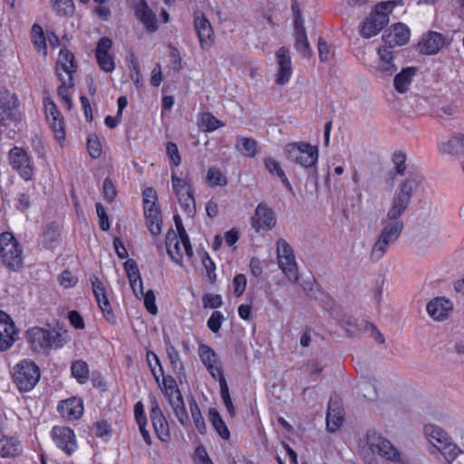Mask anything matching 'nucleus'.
<instances>
[{"label":"nucleus","instance_id":"obj_1","mask_svg":"<svg viewBox=\"0 0 464 464\" xmlns=\"http://www.w3.org/2000/svg\"><path fill=\"white\" fill-rule=\"evenodd\" d=\"M174 220L177 230L169 229L168 231L165 242L166 249L170 259L182 266L184 257L190 259L193 256V250L180 218L175 216Z\"/></svg>","mask_w":464,"mask_h":464},{"label":"nucleus","instance_id":"obj_2","mask_svg":"<svg viewBox=\"0 0 464 464\" xmlns=\"http://www.w3.org/2000/svg\"><path fill=\"white\" fill-rule=\"evenodd\" d=\"M397 5L396 1H384L375 5L373 10L360 25V34L364 38L377 35L389 23V15Z\"/></svg>","mask_w":464,"mask_h":464},{"label":"nucleus","instance_id":"obj_3","mask_svg":"<svg viewBox=\"0 0 464 464\" xmlns=\"http://www.w3.org/2000/svg\"><path fill=\"white\" fill-rule=\"evenodd\" d=\"M359 446L362 454L377 453L387 460L401 461L400 452L388 440L373 430H367Z\"/></svg>","mask_w":464,"mask_h":464},{"label":"nucleus","instance_id":"obj_4","mask_svg":"<svg viewBox=\"0 0 464 464\" xmlns=\"http://www.w3.org/2000/svg\"><path fill=\"white\" fill-rule=\"evenodd\" d=\"M25 338L32 350L39 353H46L53 348H61L66 342L63 334L36 326L27 330Z\"/></svg>","mask_w":464,"mask_h":464},{"label":"nucleus","instance_id":"obj_5","mask_svg":"<svg viewBox=\"0 0 464 464\" xmlns=\"http://www.w3.org/2000/svg\"><path fill=\"white\" fill-rule=\"evenodd\" d=\"M382 226L379 237L374 243L370 255L371 259L374 262L383 257L389 246L400 237L403 228L401 220H390L388 218L382 221Z\"/></svg>","mask_w":464,"mask_h":464},{"label":"nucleus","instance_id":"obj_6","mask_svg":"<svg viewBox=\"0 0 464 464\" xmlns=\"http://www.w3.org/2000/svg\"><path fill=\"white\" fill-rule=\"evenodd\" d=\"M424 434L430 443L434 446L448 462L453 461L460 453V449L456 445L448 433L440 427L434 424H427L424 427Z\"/></svg>","mask_w":464,"mask_h":464},{"label":"nucleus","instance_id":"obj_7","mask_svg":"<svg viewBox=\"0 0 464 464\" xmlns=\"http://www.w3.org/2000/svg\"><path fill=\"white\" fill-rule=\"evenodd\" d=\"M0 257L11 270H17L23 265V249L12 233L0 235Z\"/></svg>","mask_w":464,"mask_h":464},{"label":"nucleus","instance_id":"obj_8","mask_svg":"<svg viewBox=\"0 0 464 464\" xmlns=\"http://www.w3.org/2000/svg\"><path fill=\"white\" fill-rule=\"evenodd\" d=\"M284 151L287 159L304 168L314 166L318 160V150L306 142H292L287 144Z\"/></svg>","mask_w":464,"mask_h":464},{"label":"nucleus","instance_id":"obj_9","mask_svg":"<svg viewBox=\"0 0 464 464\" xmlns=\"http://www.w3.org/2000/svg\"><path fill=\"white\" fill-rule=\"evenodd\" d=\"M39 378V368L32 361H21L14 367V380L21 392L31 391L38 382Z\"/></svg>","mask_w":464,"mask_h":464},{"label":"nucleus","instance_id":"obj_10","mask_svg":"<svg viewBox=\"0 0 464 464\" xmlns=\"http://www.w3.org/2000/svg\"><path fill=\"white\" fill-rule=\"evenodd\" d=\"M8 162L13 170L25 181L32 180L34 176V165L32 157L22 147H14L8 152Z\"/></svg>","mask_w":464,"mask_h":464},{"label":"nucleus","instance_id":"obj_11","mask_svg":"<svg viewBox=\"0 0 464 464\" xmlns=\"http://www.w3.org/2000/svg\"><path fill=\"white\" fill-rule=\"evenodd\" d=\"M277 263L291 283H296L299 279L297 264L291 246L284 239L277 241Z\"/></svg>","mask_w":464,"mask_h":464},{"label":"nucleus","instance_id":"obj_12","mask_svg":"<svg viewBox=\"0 0 464 464\" xmlns=\"http://www.w3.org/2000/svg\"><path fill=\"white\" fill-rule=\"evenodd\" d=\"M172 189L175 193L178 202L184 212L191 217L196 211V202L192 195L190 185L187 180L171 172Z\"/></svg>","mask_w":464,"mask_h":464},{"label":"nucleus","instance_id":"obj_13","mask_svg":"<svg viewBox=\"0 0 464 464\" xmlns=\"http://www.w3.org/2000/svg\"><path fill=\"white\" fill-rule=\"evenodd\" d=\"M276 59V82L278 85L287 84L293 75V63L290 51L285 47H280L275 53Z\"/></svg>","mask_w":464,"mask_h":464},{"label":"nucleus","instance_id":"obj_14","mask_svg":"<svg viewBox=\"0 0 464 464\" xmlns=\"http://www.w3.org/2000/svg\"><path fill=\"white\" fill-rule=\"evenodd\" d=\"M198 356L203 365L217 382L225 380L219 357L211 347L205 343H200L198 346Z\"/></svg>","mask_w":464,"mask_h":464},{"label":"nucleus","instance_id":"obj_15","mask_svg":"<svg viewBox=\"0 0 464 464\" xmlns=\"http://www.w3.org/2000/svg\"><path fill=\"white\" fill-rule=\"evenodd\" d=\"M51 436L57 448L67 455H72L78 448L74 431L68 427L54 426Z\"/></svg>","mask_w":464,"mask_h":464},{"label":"nucleus","instance_id":"obj_16","mask_svg":"<svg viewBox=\"0 0 464 464\" xmlns=\"http://www.w3.org/2000/svg\"><path fill=\"white\" fill-rule=\"evenodd\" d=\"M44 111L54 138L63 144L65 140L64 124L57 106L52 100L47 99L44 101Z\"/></svg>","mask_w":464,"mask_h":464},{"label":"nucleus","instance_id":"obj_17","mask_svg":"<svg viewBox=\"0 0 464 464\" xmlns=\"http://www.w3.org/2000/svg\"><path fill=\"white\" fill-rule=\"evenodd\" d=\"M294 37L295 49L296 50V52H298L304 58H310L312 54V50L304 25V18L300 14L295 15Z\"/></svg>","mask_w":464,"mask_h":464},{"label":"nucleus","instance_id":"obj_18","mask_svg":"<svg viewBox=\"0 0 464 464\" xmlns=\"http://www.w3.org/2000/svg\"><path fill=\"white\" fill-rule=\"evenodd\" d=\"M90 280L92 287V293L105 319L110 323H114L115 316L112 313L111 304L106 295L105 286L103 283L96 276H91Z\"/></svg>","mask_w":464,"mask_h":464},{"label":"nucleus","instance_id":"obj_19","mask_svg":"<svg viewBox=\"0 0 464 464\" xmlns=\"http://www.w3.org/2000/svg\"><path fill=\"white\" fill-rule=\"evenodd\" d=\"M16 329L11 317L0 311V351L8 350L16 339Z\"/></svg>","mask_w":464,"mask_h":464},{"label":"nucleus","instance_id":"obj_20","mask_svg":"<svg viewBox=\"0 0 464 464\" xmlns=\"http://www.w3.org/2000/svg\"><path fill=\"white\" fill-rule=\"evenodd\" d=\"M150 416L158 438L162 441H169L170 439L169 423L155 399L151 401Z\"/></svg>","mask_w":464,"mask_h":464},{"label":"nucleus","instance_id":"obj_21","mask_svg":"<svg viewBox=\"0 0 464 464\" xmlns=\"http://www.w3.org/2000/svg\"><path fill=\"white\" fill-rule=\"evenodd\" d=\"M410 35V29L405 24H396L382 36L383 44L392 48L402 46L409 42Z\"/></svg>","mask_w":464,"mask_h":464},{"label":"nucleus","instance_id":"obj_22","mask_svg":"<svg viewBox=\"0 0 464 464\" xmlns=\"http://www.w3.org/2000/svg\"><path fill=\"white\" fill-rule=\"evenodd\" d=\"M274 212L266 205L260 203L252 218V227L256 230H271L276 226Z\"/></svg>","mask_w":464,"mask_h":464},{"label":"nucleus","instance_id":"obj_23","mask_svg":"<svg viewBox=\"0 0 464 464\" xmlns=\"http://www.w3.org/2000/svg\"><path fill=\"white\" fill-rule=\"evenodd\" d=\"M453 309L452 302L445 297H436L427 304L426 310L435 321L447 319Z\"/></svg>","mask_w":464,"mask_h":464},{"label":"nucleus","instance_id":"obj_24","mask_svg":"<svg viewBox=\"0 0 464 464\" xmlns=\"http://www.w3.org/2000/svg\"><path fill=\"white\" fill-rule=\"evenodd\" d=\"M194 26L200 47L208 50L214 42V31L210 22L204 15H197L194 18Z\"/></svg>","mask_w":464,"mask_h":464},{"label":"nucleus","instance_id":"obj_25","mask_svg":"<svg viewBox=\"0 0 464 464\" xmlns=\"http://www.w3.org/2000/svg\"><path fill=\"white\" fill-rule=\"evenodd\" d=\"M445 44L444 36L438 32H429L424 34L418 44L420 53L432 55L440 52Z\"/></svg>","mask_w":464,"mask_h":464},{"label":"nucleus","instance_id":"obj_26","mask_svg":"<svg viewBox=\"0 0 464 464\" xmlns=\"http://www.w3.org/2000/svg\"><path fill=\"white\" fill-rule=\"evenodd\" d=\"M63 418L67 420H77L83 413V402L81 399L72 397L63 401L57 407Z\"/></svg>","mask_w":464,"mask_h":464},{"label":"nucleus","instance_id":"obj_27","mask_svg":"<svg viewBox=\"0 0 464 464\" xmlns=\"http://www.w3.org/2000/svg\"><path fill=\"white\" fill-rule=\"evenodd\" d=\"M442 154L450 157H460L464 154V135L454 133L440 144Z\"/></svg>","mask_w":464,"mask_h":464},{"label":"nucleus","instance_id":"obj_28","mask_svg":"<svg viewBox=\"0 0 464 464\" xmlns=\"http://www.w3.org/2000/svg\"><path fill=\"white\" fill-rule=\"evenodd\" d=\"M136 16L148 32L157 31L158 20L156 14L144 1H140L136 5Z\"/></svg>","mask_w":464,"mask_h":464},{"label":"nucleus","instance_id":"obj_29","mask_svg":"<svg viewBox=\"0 0 464 464\" xmlns=\"http://www.w3.org/2000/svg\"><path fill=\"white\" fill-rule=\"evenodd\" d=\"M392 49L393 48L388 47L385 44L378 48L380 62L377 69L383 75H392L396 71V66L393 63L394 54Z\"/></svg>","mask_w":464,"mask_h":464},{"label":"nucleus","instance_id":"obj_30","mask_svg":"<svg viewBox=\"0 0 464 464\" xmlns=\"http://www.w3.org/2000/svg\"><path fill=\"white\" fill-rule=\"evenodd\" d=\"M23 452L21 441L13 436L0 438V456L2 458H15Z\"/></svg>","mask_w":464,"mask_h":464},{"label":"nucleus","instance_id":"obj_31","mask_svg":"<svg viewBox=\"0 0 464 464\" xmlns=\"http://www.w3.org/2000/svg\"><path fill=\"white\" fill-rule=\"evenodd\" d=\"M75 72L73 55L67 50H61L56 63L58 77H72Z\"/></svg>","mask_w":464,"mask_h":464},{"label":"nucleus","instance_id":"obj_32","mask_svg":"<svg viewBox=\"0 0 464 464\" xmlns=\"http://www.w3.org/2000/svg\"><path fill=\"white\" fill-rule=\"evenodd\" d=\"M17 108V98L15 94L8 91H0V115L5 118L14 116Z\"/></svg>","mask_w":464,"mask_h":464},{"label":"nucleus","instance_id":"obj_33","mask_svg":"<svg viewBox=\"0 0 464 464\" xmlns=\"http://www.w3.org/2000/svg\"><path fill=\"white\" fill-rule=\"evenodd\" d=\"M409 204L410 201L408 199L395 191L386 214L387 218L390 220H400L399 218L408 208Z\"/></svg>","mask_w":464,"mask_h":464},{"label":"nucleus","instance_id":"obj_34","mask_svg":"<svg viewBox=\"0 0 464 464\" xmlns=\"http://www.w3.org/2000/svg\"><path fill=\"white\" fill-rule=\"evenodd\" d=\"M423 182L419 176L410 177L404 179L396 188V192L411 202V197L418 191Z\"/></svg>","mask_w":464,"mask_h":464},{"label":"nucleus","instance_id":"obj_35","mask_svg":"<svg viewBox=\"0 0 464 464\" xmlns=\"http://www.w3.org/2000/svg\"><path fill=\"white\" fill-rule=\"evenodd\" d=\"M343 423L342 411L337 401H331L329 402L328 411L326 415V428L329 431H335Z\"/></svg>","mask_w":464,"mask_h":464},{"label":"nucleus","instance_id":"obj_36","mask_svg":"<svg viewBox=\"0 0 464 464\" xmlns=\"http://www.w3.org/2000/svg\"><path fill=\"white\" fill-rule=\"evenodd\" d=\"M416 70L413 67H407L396 74L394 78V88L400 93H405L411 85Z\"/></svg>","mask_w":464,"mask_h":464},{"label":"nucleus","instance_id":"obj_37","mask_svg":"<svg viewBox=\"0 0 464 464\" xmlns=\"http://www.w3.org/2000/svg\"><path fill=\"white\" fill-rule=\"evenodd\" d=\"M208 419L214 430L223 440H228L230 438L229 430L217 409H209Z\"/></svg>","mask_w":464,"mask_h":464},{"label":"nucleus","instance_id":"obj_38","mask_svg":"<svg viewBox=\"0 0 464 464\" xmlns=\"http://www.w3.org/2000/svg\"><path fill=\"white\" fill-rule=\"evenodd\" d=\"M236 150L247 158H254L256 155V141L247 137H237Z\"/></svg>","mask_w":464,"mask_h":464},{"label":"nucleus","instance_id":"obj_39","mask_svg":"<svg viewBox=\"0 0 464 464\" xmlns=\"http://www.w3.org/2000/svg\"><path fill=\"white\" fill-rule=\"evenodd\" d=\"M61 85L58 87L57 92L59 97L61 98L63 105L67 109H71L72 107V98L70 89L73 86V79L72 77H58Z\"/></svg>","mask_w":464,"mask_h":464},{"label":"nucleus","instance_id":"obj_40","mask_svg":"<svg viewBox=\"0 0 464 464\" xmlns=\"http://www.w3.org/2000/svg\"><path fill=\"white\" fill-rule=\"evenodd\" d=\"M169 404L174 411L175 416L183 427H188L189 424V418L187 413L182 395L170 400Z\"/></svg>","mask_w":464,"mask_h":464},{"label":"nucleus","instance_id":"obj_41","mask_svg":"<svg viewBox=\"0 0 464 464\" xmlns=\"http://www.w3.org/2000/svg\"><path fill=\"white\" fill-rule=\"evenodd\" d=\"M265 166H266V169L272 174V175H276L277 176L278 178H280V179L282 180V182L284 183V185L289 189L291 190L292 189V186H291V183L289 182L287 177L285 176L280 163L275 160L274 158L272 157H268V158H266L265 159Z\"/></svg>","mask_w":464,"mask_h":464},{"label":"nucleus","instance_id":"obj_42","mask_svg":"<svg viewBox=\"0 0 464 464\" xmlns=\"http://www.w3.org/2000/svg\"><path fill=\"white\" fill-rule=\"evenodd\" d=\"M146 222L150 232L157 236L161 232V214L158 209L144 211Z\"/></svg>","mask_w":464,"mask_h":464},{"label":"nucleus","instance_id":"obj_43","mask_svg":"<svg viewBox=\"0 0 464 464\" xmlns=\"http://www.w3.org/2000/svg\"><path fill=\"white\" fill-rule=\"evenodd\" d=\"M162 381L159 382V386L164 392L166 396L169 398V401L174 398L181 396L179 390L178 389L177 382L171 376H161Z\"/></svg>","mask_w":464,"mask_h":464},{"label":"nucleus","instance_id":"obj_44","mask_svg":"<svg viewBox=\"0 0 464 464\" xmlns=\"http://www.w3.org/2000/svg\"><path fill=\"white\" fill-rule=\"evenodd\" d=\"M207 183L209 187H225L227 184L226 175L217 167H210L206 176Z\"/></svg>","mask_w":464,"mask_h":464},{"label":"nucleus","instance_id":"obj_45","mask_svg":"<svg viewBox=\"0 0 464 464\" xmlns=\"http://www.w3.org/2000/svg\"><path fill=\"white\" fill-rule=\"evenodd\" d=\"M71 372L72 377L81 384L87 382L89 379V366L82 360H77L72 363Z\"/></svg>","mask_w":464,"mask_h":464},{"label":"nucleus","instance_id":"obj_46","mask_svg":"<svg viewBox=\"0 0 464 464\" xmlns=\"http://www.w3.org/2000/svg\"><path fill=\"white\" fill-rule=\"evenodd\" d=\"M48 2L57 15H72L74 11V5L72 0H48Z\"/></svg>","mask_w":464,"mask_h":464},{"label":"nucleus","instance_id":"obj_47","mask_svg":"<svg viewBox=\"0 0 464 464\" xmlns=\"http://www.w3.org/2000/svg\"><path fill=\"white\" fill-rule=\"evenodd\" d=\"M198 126L204 131L211 132L224 126V124L211 113L206 112L201 114Z\"/></svg>","mask_w":464,"mask_h":464},{"label":"nucleus","instance_id":"obj_48","mask_svg":"<svg viewBox=\"0 0 464 464\" xmlns=\"http://www.w3.org/2000/svg\"><path fill=\"white\" fill-rule=\"evenodd\" d=\"M189 411L191 413V417L193 419L194 424L198 430V431L201 434L206 432L207 427L204 420V418L201 414L200 409L194 399L190 400L188 402Z\"/></svg>","mask_w":464,"mask_h":464},{"label":"nucleus","instance_id":"obj_49","mask_svg":"<svg viewBox=\"0 0 464 464\" xmlns=\"http://www.w3.org/2000/svg\"><path fill=\"white\" fill-rule=\"evenodd\" d=\"M32 40L34 47L38 52H43L46 54V39L44 30L39 24H34L32 27Z\"/></svg>","mask_w":464,"mask_h":464},{"label":"nucleus","instance_id":"obj_50","mask_svg":"<svg viewBox=\"0 0 464 464\" xmlns=\"http://www.w3.org/2000/svg\"><path fill=\"white\" fill-rule=\"evenodd\" d=\"M358 393L368 401H374L377 398L375 384L367 380L361 381L357 385Z\"/></svg>","mask_w":464,"mask_h":464},{"label":"nucleus","instance_id":"obj_51","mask_svg":"<svg viewBox=\"0 0 464 464\" xmlns=\"http://www.w3.org/2000/svg\"><path fill=\"white\" fill-rule=\"evenodd\" d=\"M147 362L156 382L159 383L160 378L163 375V369L159 357L153 352H148Z\"/></svg>","mask_w":464,"mask_h":464},{"label":"nucleus","instance_id":"obj_52","mask_svg":"<svg viewBox=\"0 0 464 464\" xmlns=\"http://www.w3.org/2000/svg\"><path fill=\"white\" fill-rule=\"evenodd\" d=\"M218 383H219V388H220V395H221L222 401L224 402V405H225L227 411H228L229 415L231 417H235L236 411L233 406L231 397L229 395L228 386H227L226 379L221 382H218Z\"/></svg>","mask_w":464,"mask_h":464},{"label":"nucleus","instance_id":"obj_53","mask_svg":"<svg viewBox=\"0 0 464 464\" xmlns=\"http://www.w3.org/2000/svg\"><path fill=\"white\" fill-rule=\"evenodd\" d=\"M202 265L206 270L207 276L211 283H214L217 279L216 265L213 260L209 257L208 253H204L201 256Z\"/></svg>","mask_w":464,"mask_h":464},{"label":"nucleus","instance_id":"obj_54","mask_svg":"<svg viewBox=\"0 0 464 464\" xmlns=\"http://www.w3.org/2000/svg\"><path fill=\"white\" fill-rule=\"evenodd\" d=\"M392 163L396 173L403 175L406 170V154L401 151H396L392 155Z\"/></svg>","mask_w":464,"mask_h":464},{"label":"nucleus","instance_id":"obj_55","mask_svg":"<svg viewBox=\"0 0 464 464\" xmlns=\"http://www.w3.org/2000/svg\"><path fill=\"white\" fill-rule=\"evenodd\" d=\"M156 192L151 188H147L143 190V205L144 211L158 209L155 204Z\"/></svg>","mask_w":464,"mask_h":464},{"label":"nucleus","instance_id":"obj_56","mask_svg":"<svg viewBox=\"0 0 464 464\" xmlns=\"http://www.w3.org/2000/svg\"><path fill=\"white\" fill-rule=\"evenodd\" d=\"M225 321L223 314L219 311H215L208 320V327L213 333H218L221 327L222 323Z\"/></svg>","mask_w":464,"mask_h":464},{"label":"nucleus","instance_id":"obj_57","mask_svg":"<svg viewBox=\"0 0 464 464\" xmlns=\"http://www.w3.org/2000/svg\"><path fill=\"white\" fill-rule=\"evenodd\" d=\"M144 305L149 313L155 315L158 314V307L156 305V296L152 290H149L146 293L143 292Z\"/></svg>","mask_w":464,"mask_h":464},{"label":"nucleus","instance_id":"obj_58","mask_svg":"<svg viewBox=\"0 0 464 464\" xmlns=\"http://www.w3.org/2000/svg\"><path fill=\"white\" fill-rule=\"evenodd\" d=\"M97 62L102 70L110 72L114 70V61L110 53L96 54Z\"/></svg>","mask_w":464,"mask_h":464},{"label":"nucleus","instance_id":"obj_59","mask_svg":"<svg viewBox=\"0 0 464 464\" xmlns=\"http://www.w3.org/2000/svg\"><path fill=\"white\" fill-rule=\"evenodd\" d=\"M233 293L236 296H241L246 290V277L243 274L237 275L232 282Z\"/></svg>","mask_w":464,"mask_h":464},{"label":"nucleus","instance_id":"obj_60","mask_svg":"<svg viewBox=\"0 0 464 464\" xmlns=\"http://www.w3.org/2000/svg\"><path fill=\"white\" fill-rule=\"evenodd\" d=\"M202 304L205 308H218L222 304V297L217 294H207L202 298Z\"/></svg>","mask_w":464,"mask_h":464},{"label":"nucleus","instance_id":"obj_61","mask_svg":"<svg viewBox=\"0 0 464 464\" xmlns=\"http://www.w3.org/2000/svg\"><path fill=\"white\" fill-rule=\"evenodd\" d=\"M166 153L172 163L178 167L181 163V157L179 155L178 146L174 142H168L166 145Z\"/></svg>","mask_w":464,"mask_h":464},{"label":"nucleus","instance_id":"obj_62","mask_svg":"<svg viewBox=\"0 0 464 464\" xmlns=\"http://www.w3.org/2000/svg\"><path fill=\"white\" fill-rule=\"evenodd\" d=\"M167 355L174 369L180 370L183 368L182 361L179 352L172 345L167 347Z\"/></svg>","mask_w":464,"mask_h":464},{"label":"nucleus","instance_id":"obj_63","mask_svg":"<svg viewBox=\"0 0 464 464\" xmlns=\"http://www.w3.org/2000/svg\"><path fill=\"white\" fill-rule=\"evenodd\" d=\"M89 154L92 158L97 159L102 153V146L97 137H90L87 141Z\"/></svg>","mask_w":464,"mask_h":464},{"label":"nucleus","instance_id":"obj_64","mask_svg":"<svg viewBox=\"0 0 464 464\" xmlns=\"http://www.w3.org/2000/svg\"><path fill=\"white\" fill-rule=\"evenodd\" d=\"M124 269L126 271L129 281H135L140 277L139 268L132 259H129L124 263Z\"/></svg>","mask_w":464,"mask_h":464}]
</instances>
